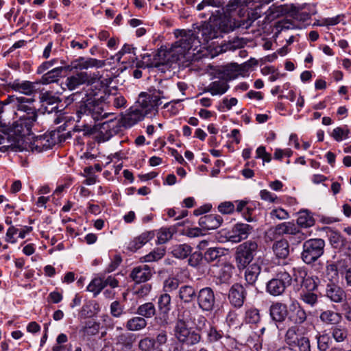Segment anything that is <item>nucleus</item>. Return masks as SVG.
Here are the masks:
<instances>
[{"mask_svg": "<svg viewBox=\"0 0 351 351\" xmlns=\"http://www.w3.org/2000/svg\"><path fill=\"white\" fill-rule=\"evenodd\" d=\"M303 327L298 325L289 326L285 334V341L289 346H294L297 343L302 340L305 335L302 332Z\"/></svg>", "mask_w": 351, "mask_h": 351, "instance_id": "20", "label": "nucleus"}, {"mask_svg": "<svg viewBox=\"0 0 351 351\" xmlns=\"http://www.w3.org/2000/svg\"><path fill=\"white\" fill-rule=\"evenodd\" d=\"M275 227L279 236L281 237L284 234L290 235L291 233L295 232L297 225L292 221H287L278 223Z\"/></svg>", "mask_w": 351, "mask_h": 351, "instance_id": "51", "label": "nucleus"}, {"mask_svg": "<svg viewBox=\"0 0 351 351\" xmlns=\"http://www.w3.org/2000/svg\"><path fill=\"white\" fill-rule=\"evenodd\" d=\"M326 296L332 302L340 303L346 298L344 290L335 283H328L326 287Z\"/></svg>", "mask_w": 351, "mask_h": 351, "instance_id": "24", "label": "nucleus"}, {"mask_svg": "<svg viewBox=\"0 0 351 351\" xmlns=\"http://www.w3.org/2000/svg\"><path fill=\"white\" fill-rule=\"evenodd\" d=\"M331 335L337 342H342L348 337V330L345 326L337 324L331 328Z\"/></svg>", "mask_w": 351, "mask_h": 351, "instance_id": "48", "label": "nucleus"}, {"mask_svg": "<svg viewBox=\"0 0 351 351\" xmlns=\"http://www.w3.org/2000/svg\"><path fill=\"white\" fill-rule=\"evenodd\" d=\"M261 320L260 311L254 307H247L245 311L243 322L247 324L257 325Z\"/></svg>", "mask_w": 351, "mask_h": 351, "instance_id": "38", "label": "nucleus"}, {"mask_svg": "<svg viewBox=\"0 0 351 351\" xmlns=\"http://www.w3.org/2000/svg\"><path fill=\"white\" fill-rule=\"evenodd\" d=\"M135 339L134 335L128 333H123L116 337V345L124 350H131Z\"/></svg>", "mask_w": 351, "mask_h": 351, "instance_id": "40", "label": "nucleus"}, {"mask_svg": "<svg viewBox=\"0 0 351 351\" xmlns=\"http://www.w3.org/2000/svg\"><path fill=\"white\" fill-rule=\"evenodd\" d=\"M234 270V267L230 263L223 262L219 265H213L211 272L217 280V283L228 284L232 278Z\"/></svg>", "mask_w": 351, "mask_h": 351, "instance_id": "12", "label": "nucleus"}, {"mask_svg": "<svg viewBox=\"0 0 351 351\" xmlns=\"http://www.w3.org/2000/svg\"><path fill=\"white\" fill-rule=\"evenodd\" d=\"M97 304L88 302L84 304L80 312V316L82 318L93 317L95 313Z\"/></svg>", "mask_w": 351, "mask_h": 351, "instance_id": "54", "label": "nucleus"}, {"mask_svg": "<svg viewBox=\"0 0 351 351\" xmlns=\"http://www.w3.org/2000/svg\"><path fill=\"white\" fill-rule=\"evenodd\" d=\"M152 286L149 283H142L140 286L134 288V293L138 298H144L150 293Z\"/></svg>", "mask_w": 351, "mask_h": 351, "instance_id": "59", "label": "nucleus"}, {"mask_svg": "<svg viewBox=\"0 0 351 351\" xmlns=\"http://www.w3.org/2000/svg\"><path fill=\"white\" fill-rule=\"evenodd\" d=\"M162 90H155L153 94L141 93L137 101L136 106L141 111L147 116L149 114H155L158 111V108L162 104L161 99H166Z\"/></svg>", "mask_w": 351, "mask_h": 351, "instance_id": "4", "label": "nucleus"}, {"mask_svg": "<svg viewBox=\"0 0 351 351\" xmlns=\"http://www.w3.org/2000/svg\"><path fill=\"white\" fill-rule=\"evenodd\" d=\"M138 348L141 351H154L156 350V341L154 338L145 337L138 342Z\"/></svg>", "mask_w": 351, "mask_h": 351, "instance_id": "55", "label": "nucleus"}, {"mask_svg": "<svg viewBox=\"0 0 351 351\" xmlns=\"http://www.w3.org/2000/svg\"><path fill=\"white\" fill-rule=\"evenodd\" d=\"M165 256V250L164 249H157L149 254H147L143 257L145 262H152L156 261L161 259Z\"/></svg>", "mask_w": 351, "mask_h": 351, "instance_id": "60", "label": "nucleus"}, {"mask_svg": "<svg viewBox=\"0 0 351 351\" xmlns=\"http://www.w3.org/2000/svg\"><path fill=\"white\" fill-rule=\"evenodd\" d=\"M103 98V102L108 106L114 107L117 109L123 108L126 104L125 98L121 94L105 93Z\"/></svg>", "mask_w": 351, "mask_h": 351, "instance_id": "32", "label": "nucleus"}, {"mask_svg": "<svg viewBox=\"0 0 351 351\" xmlns=\"http://www.w3.org/2000/svg\"><path fill=\"white\" fill-rule=\"evenodd\" d=\"M229 88L228 82L224 78L218 79L211 82L204 88V92L210 93L213 96L221 95Z\"/></svg>", "mask_w": 351, "mask_h": 351, "instance_id": "29", "label": "nucleus"}, {"mask_svg": "<svg viewBox=\"0 0 351 351\" xmlns=\"http://www.w3.org/2000/svg\"><path fill=\"white\" fill-rule=\"evenodd\" d=\"M34 101V99L32 98L17 97L14 108H15L17 111L23 113L21 116H24L26 119L31 118L36 120L38 115L36 109L28 105V104H32Z\"/></svg>", "mask_w": 351, "mask_h": 351, "instance_id": "17", "label": "nucleus"}, {"mask_svg": "<svg viewBox=\"0 0 351 351\" xmlns=\"http://www.w3.org/2000/svg\"><path fill=\"white\" fill-rule=\"evenodd\" d=\"M98 79L99 73H94L93 75H90L86 72H79L68 77L65 82V86L70 90H73L82 84L94 82V80Z\"/></svg>", "mask_w": 351, "mask_h": 351, "instance_id": "13", "label": "nucleus"}, {"mask_svg": "<svg viewBox=\"0 0 351 351\" xmlns=\"http://www.w3.org/2000/svg\"><path fill=\"white\" fill-rule=\"evenodd\" d=\"M192 247L187 244H176L171 248L172 255L180 259H184L191 254Z\"/></svg>", "mask_w": 351, "mask_h": 351, "instance_id": "41", "label": "nucleus"}, {"mask_svg": "<svg viewBox=\"0 0 351 351\" xmlns=\"http://www.w3.org/2000/svg\"><path fill=\"white\" fill-rule=\"evenodd\" d=\"M39 98L45 112L51 114L61 111V110H58V104L62 101V100L58 97L53 94V93L50 91L41 93Z\"/></svg>", "mask_w": 351, "mask_h": 351, "instance_id": "16", "label": "nucleus"}, {"mask_svg": "<svg viewBox=\"0 0 351 351\" xmlns=\"http://www.w3.org/2000/svg\"><path fill=\"white\" fill-rule=\"evenodd\" d=\"M301 287L302 290H310V291H313L317 288V285L316 284L315 280L312 277L308 276V275L302 280L301 283Z\"/></svg>", "mask_w": 351, "mask_h": 351, "instance_id": "63", "label": "nucleus"}, {"mask_svg": "<svg viewBox=\"0 0 351 351\" xmlns=\"http://www.w3.org/2000/svg\"><path fill=\"white\" fill-rule=\"evenodd\" d=\"M154 237V233L152 231L143 232L128 243V249L130 252H135Z\"/></svg>", "mask_w": 351, "mask_h": 351, "instance_id": "28", "label": "nucleus"}, {"mask_svg": "<svg viewBox=\"0 0 351 351\" xmlns=\"http://www.w3.org/2000/svg\"><path fill=\"white\" fill-rule=\"evenodd\" d=\"M223 222V218L217 214H210L202 216L199 219V225L204 230L218 228Z\"/></svg>", "mask_w": 351, "mask_h": 351, "instance_id": "23", "label": "nucleus"}, {"mask_svg": "<svg viewBox=\"0 0 351 351\" xmlns=\"http://www.w3.org/2000/svg\"><path fill=\"white\" fill-rule=\"evenodd\" d=\"M329 239L330 243L335 248L341 247L343 245V237L337 232H332Z\"/></svg>", "mask_w": 351, "mask_h": 351, "instance_id": "64", "label": "nucleus"}, {"mask_svg": "<svg viewBox=\"0 0 351 351\" xmlns=\"http://www.w3.org/2000/svg\"><path fill=\"white\" fill-rule=\"evenodd\" d=\"M171 298L169 293H163L158 300V307L162 316H168L171 310Z\"/></svg>", "mask_w": 351, "mask_h": 351, "instance_id": "42", "label": "nucleus"}, {"mask_svg": "<svg viewBox=\"0 0 351 351\" xmlns=\"http://www.w3.org/2000/svg\"><path fill=\"white\" fill-rule=\"evenodd\" d=\"M193 27L200 41V46L206 45L210 40L221 36V33H228L234 29L232 25L225 24L223 21L219 23L218 28L206 22L199 25H193Z\"/></svg>", "mask_w": 351, "mask_h": 351, "instance_id": "3", "label": "nucleus"}, {"mask_svg": "<svg viewBox=\"0 0 351 351\" xmlns=\"http://www.w3.org/2000/svg\"><path fill=\"white\" fill-rule=\"evenodd\" d=\"M261 268L258 264L250 265L245 273V278L249 285H253L261 274Z\"/></svg>", "mask_w": 351, "mask_h": 351, "instance_id": "43", "label": "nucleus"}, {"mask_svg": "<svg viewBox=\"0 0 351 351\" xmlns=\"http://www.w3.org/2000/svg\"><path fill=\"white\" fill-rule=\"evenodd\" d=\"M319 317L320 321L326 325H337L342 319V316L340 313L331 310L322 311Z\"/></svg>", "mask_w": 351, "mask_h": 351, "instance_id": "35", "label": "nucleus"}, {"mask_svg": "<svg viewBox=\"0 0 351 351\" xmlns=\"http://www.w3.org/2000/svg\"><path fill=\"white\" fill-rule=\"evenodd\" d=\"M307 313L305 309L298 304L291 311L289 316V320L292 322L294 325L301 326L307 320Z\"/></svg>", "mask_w": 351, "mask_h": 351, "instance_id": "36", "label": "nucleus"}, {"mask_svg": "<svg viewBox=\"0 0 351 351\" xmlns=\"http://www.w3.org/2000/svg\"><path fill=\"white\" fill-rule=\"evenodd\" d=\"M287 308L286 304L276 302L269 307V315L275 322H283L287 316Z\"/></svg>", "mask_w": 351, "mask_h": 351, "instance_id": "25", "label": "nucleus"}, {"mask_svg": "<svg viewBox=\"0 0 351 351\" xmlns=\"http://www.w3.org/2000/svg\"><path fill=\"white\" fill-rule=\"evenodd\" d=\"M299 300L306 306L313 308L318 303V295L310 290H301L299 293Z\"/></svg>", "mask_w": 351, "mask_h": 351, "instance_id": "39", "label": "nucleus"}, {"mask_svg": "<svg viewBox=\"0 0 351 351\" xmlns=\"http://www.w3.org/2000/svg\"><path fill=\"white\" fill-rule=\"evenodd\" d=\"M197 293L194 287L184 285L179 288L177 296L182 302L189 304L196 299Z\"/></svg>", "mask_w": 351, "mask_h": 351, "instance_id": "31", "label": "nucleus"}, {"mask_svg": "<svg viewBox=\"0 0 351 351\" xmlns=\"http://www.w3.org/2000/svg\"><path fill=\"white\" fill-rule=\"evenodd\" d=\"M297 223L301 227H311L315 223L313 217L306 210L300 211L297 219Z\"/></svg>", "mask_w": 351, "mask_h": 351, "instance_id": "49", "label": "nucleus"}, {"mask_svg": "<svg viewBox=\"0 0 351 351\" xmlns=\"http://www.w3.org/2000/svg\"><path fill=\"white\" fill-rule=\"evenodd\" d=\"M8 86L13 90L21 94L32 96L36 94L38 90L39 82L37 81L30 82L28 80H21L16 79L12 82L8 83Z\"/></svg>", "mask_w": 351, "mask_h": 351, "instance_id": "11", "label": "nucleus"}, {"mask_svg": "<svg viewBox=\"0 0 351 351\" xmlns=\"http://www.w3.org/2000/svg\"><path fill=\"white\" fill-rule=\"evenodd\" d=\"M155 274L154 268L147 265H141L134 267L130 274V278L136 284H142L149 281Z\"/></svg>", "mask_w": 351, "mask_h": 351, "instance_id": "14", "label": "nucleus"}, {"mask_svg": "<svg viewBox=\"0 0 351 351\" xmlns=\"http://www.w3.org/2000/svg\"><path fill=\"white\" fill-rule=\"evenodd\" d=\"M104 285L102 277L95 278L90 281L86 290L92 292L94 297H96L104 289Z\"/></svg>", "mask_w": 351, "mask_h": 351, "instance_id": "50", "label": "nucleus"}, {"mask_svg": "<svg viewBox=\"0 0 351 351\" xmlns=\"http://www.w3.org/2000/svg\"><path fill=\"white\" fill-rule=\"evenodd\" d=\"M64 69L63 66H58L45 73L41 78L38 80L40 84H49L58 81L62 76V71Z\"/></svg>", "mask_w": 351, "mask_h": 351, "instance_id": "34", "label": "nucleus"}, {"mask_svg": "<svg viewBox=\"0 0 351 351\" xmlns=\"http://www.w3.org/2000/svg\"><path fill=\"white\" fill-rule=\"evenodd\" d=\"M178 31L180 38L175 42L168 51L162 49L158 50L154 56V62L150 64L156 67L167 64L170 56L175 60H179L184 57L191 49L195 51L200 47V41L193 28Z\"/></svg>", "mask_w": 351, "mask_h": 351, "instance_id": "1", "label": "nucleus"}, {"mask_svg": "<svg viewBox=\"0 0 351 351\" xmlns=\"http://www.w3.org/2000/svg\"><path fill=\"white\" fill-rule=\"evenodd\" d=\"M224 339L235 341L228 333H224L223 330L218 329L215 326L210 325L206 330V340L208 344L215 345L217 343H220L223 347L224 345L223 339Z\"/></svg>", "mask_w": 351, "mask_h": 351, "instance_id": "19", "label": "nucleus"}, {"mask_svg": "<svg viewBox=\"0 0 351 351\" xmlns=\"http://www.w3.org/2000/svg\"><path fill=\"white\" fill-rule=\"evenodd\" d=\"M223 256V251L220 247H210L204 254V260L207 263H213L214 261H219V258Z\"/></svg>", "mask_w": 351, "mask_h": 351, "instance_id": "46", "label": "nucleus"}, {"mask_svg": "<svg viewBox=\"0 0 351 351\" xmlns=\"http://www.w3.org/2000/svg\"><path fill=\"white\" fill-rule=\"evenodd\" d=\"M99 78H100L99 75ZM99 79L94 80V82L86 83L88 88L86 90V95L83 99H95L103 101V96L97 97L102 88L101 83L99 82Z\"/></svg>", "mask_w": 351, "mask_h": 351, "instance_id": "37", "label": "nucleus"}, {"mask_svg": "<svg viewBox=\"0 0 351 351\" xmlns=\"http://www.w3.org/2000/svg\"><path fill=\"white\" fill-rule=\"evenodd\" d=\"M272 250L278 258L285 259L289 255V244L287 239H281L276 241L272 246Z\"/></svg>", "mask_w": 351, "mask_h": 351, "instance_id": "33", "label": "nucleus"}, {"mask_svg": "<svg viewBox=\"0 0 351 351\" xmlns=\"http://www.w3.org/2000/svg\"><path fill=\"white\" fill-rule=\"evenodd\" d=\"M280 237L275 226L267 229L264 233V241L266 243H271Z\"/></svg>", "mask_w": 351, "mask_h": 351, "instance_id": "61", "label": "nucleus"}, {"mask_svg": "<svg viewBox=\"0 0 351 351\" xmlns=\"http://www.w3.org/2000/svg\"><path fill=\"white\" fill-rule=\"evenodd\" d=\"M188 321V318H178L174 327V335L180 343L187 346H194L201 341L202 336L188 327L186 324Z\"/></svg>", "mask_w": 351, "mask_h": 351, "instance_id": "6", "label": "nucleus"}, {"mask_svg": "<svg viewBox=\"0 0 351 351\" xmlns=\"http://www.w3.org/2000/svg\"><path fill=\"white\" fill-rule=\"evenodd\" d=\"M180 280L176 277H169L163 282L162 290L164 293H169L180 288Z\"/></svg>", "mask_w": 351, "mask_h": 351, "instance_id": "53", "label": "nucleus"}, {"mask_svg": "<svg viewBox=\"0 0 351 351\" xmlns=\"http://www.w3.org/2000/svg\"><path fill=\"white\" fill-rule=\"evenodd\" d=\"M145 114L135 105L130 107L122 117V123L125 128H130L143 119Z\"/></svg>", "mask_w": 351, "mask_h": 351, "instance_id": "21", "label": "nucleus"}, {"mask_svg": "<svg viewBox=\"0 0 351 351\" xmlns=\"http://www.w3.org/2000/svg\"><path fill=\"white\" fill-rule=\"evenodd\" d=\"M325 241L322 239H311L303 243L301 258L306 264L316 261L323 254Z\"/></svg>", "mask_w": 351, "mask_h": 351, "instance_id": "8", "label": "nucleus"}, {"mask_svg": "<svg viewBox=\"0 0 351 351\" xmlns=\"http://www.w3.org/2000/svg\"><path fill=\"white\" fill-rule=\"evenodd\" d=\"M100 324L99 322L89 320L85 322V325L82 329L84 335L93 336L97 334L99 331Z\"/></svg>", "mask_w": 351, "mask_h": 351, "instance_id": "52", "label": "nucleus"}, {"mask_svg": "<svg viewBox=\"0 0 351 351\" xmlns=\"http://www.w3.org/2000/svg\"><path fill=\"white\" fill-rule=\"evenodd\" d=\"M247 295L245 287L239 284H234L229 290L228 299L230 304L235 308H241L245 300Z\"/></svg>", "mask_w": 351, "mask_h": 351, "instance_id": "15", "label": "nucleus"}, {"mask_svg": "<svg viewBox=\"0 0 351 351\" xmlns=\"http://www.w3.org/2000/svg\"><path fill=\"white\" fill-rule=\"evenodd\" d=\"M306 236L303 233L297 226L295 232L291 233L289 237V243L292 245H298L303 241L305 240Z\"/></svg>", "mask_w": 351, "mask_h": 351, "instance_id": "56", "label": "nucleus"}, {"mask_svg": "<svg viewBox=\"0 0 351 351\" xmlns=\"http://www.w3.org/2000/svg\"><path fill=\"white\" fill-rule=\"evenodd\" d=\"M293 277L286 271H278L275 278L267 283V291L271 295H281L291 285Z\"/></svg>", "mask_w": 351, "mask_h": 351, "instance_id": "9", "label": "nucleus"}, {"mask_svg": "<svg viewBox=\"0 0 351 351\" xmlns=\"http://www.w3.org/2000/svg\"><path fill=\"white\" fill-rule=\"evenodd\" d=\"M136 313L143 318H151L156 314V308L152 302H146L137 308Z\"/></svg>", "mask_w": 351, "mask_h": 351, "instance_id": "47", "label": "nucleus"}, {"mask_svg": "<svg viewBox=\"0 0 351 351\" xmlns=\"http://www.w3.org/2000/svg\"><path fill=\"white\" fill-rule=\"evenodd\" d=\"M173 232L171 228H162L158 232L157 239L159 244H163L167 243L171 239Z\"/></svg>", "mask_w": 351, "mask_h": 351, "instance_id": "58", "label": "nucleus"}, {"mask_svg": "<svg viewBox=\"0 0 351 351\" xmlns=\"http://www.w3.org/2000/svg\"><path fill=\"white\" fill-rule=\"evenodd\" d=\"M147 325L145 318L142 317H134L128 320L125 327L130 331H138L144 329Z\"/></svg>", "mask_w": 351, "mask_h": 351, "instance_id": "45", "label": "nucleus"}, {"mask_svg": "<svg viewBox=\"0 0 351 351\" xmlns=\"http://www.w3.org/2000/svg\"><path fill=\"white\" fill-rule=\"evenodd\" d=\"M253 230L252 226L246 223H238L232 230V234L230 237L233 242L238 243L247 239Z\"/></svg>", "mask_w": 351, "mask_h": 351, "instance_id": "22", "label": "nucleus"}, {"mask_svg": "<svg viewBox=\"0 0 351 351\" xmlns=\"http://www.w3.org/2000/svg\"><path fill=\"white\" fill-rule=\"evenodd\" d=\"M270 217L272 219H277L278 220H285L289 218V213L282 208H276L270 212Z\"/></svg>", "mask_w": 351, "mask_h": 351, "instance_id": "62", "label": "nucleus"}, {"mask_svg": "<svg viewBox=\"0 0 351 351\" xmlns=\"http://www.w3.org/2000/svg\"><path fill=\"white\" fill-rule=\"evenodd\" d=\"M55 144V141L51 139L49 135H40L36 136L31 143V149L32 151L42 152L43 151L51 149Z\"/></svg>", "mask_w": 351, "mask_h": 351, "instance_id": "26", "label": "nucleus"}, {"mask_svg": "<svg viewBox=\"0 0 351 351\" xmlns=\"http://www.w3.org/2000/svg\"><path fill=\"white\" fill-rule=\"evenodd\" d=\"M36 120L26 119L20 116L19 119L12 125L0 123V132L7 136L6 140L9 144L0 147V150L5 152L8 149L14 150L21 149L23 146L25 138L32 134V128Z\"/></svg>", "mask_w": 351, "mask_h": 351, "instance_id": "2", "label": "nucleus"}, {"mask_svg": "<svg viewBox=\"0 0 351 351\" xmlns=\"http://www.w3.org/2000/svg\"><path fill=\"white\" fill-rule=\"evenodd\" d=\"M317 340V348L319 351H326L329 348L330 337L327 334L320 335L318 333L315 336Z\"/></svg>", "mask_w": 351, "mask_h": 351, "instance_id": "57", "label": "nucleus"}, {"mask_svg": "<svg viewBox=\"0 0 351 351\" xmlns=\"http://www.w3.org/2000/svg\"><path fill=\"white\" fill-rule=\"evenodd\" d=\"M102 102L95 99H82L77 108L78 118L83 115L90 116L95 121L106 118L109 113L104 112Z\"/></svg>", "mask_w": 351, "mask_h": 351, "instance_id": "5", "label": "nucleus"}, {"mask_svg": "<svg viewBox=\"0 0 351 351\" xmlns=\"http://www.w3.org/2000/svg\"><path fill=\"white\" fill-rule=\"evenodd\" d=\"M298 12V8L294 5H276L273 4L270 6L267 10L268 16L272 19L278 18L282 16L289 12Z\"/></svg>", "mask_w": 351, "mask_h": 351, "instance_id": "27", "label": "nucleus"}, {"mask_svg": "<svg viewBox=\"0 0 351 351\" xmlns=\"http://www.w3.org/2000/svg\"><path fill=\"white\" fill-rule=\"evenodd\" d=\"M198 306L204 312H211L215 305V295L210 287H204L197 293Z\"/></svg>", "mask_w": 351, "mask_h": 351, "instance_id": "10", "label": "nucleus"}, {"mask_svg": "<svg viewBox=\"0 0 351 351\" xmlns=\"http://www.w3.org/2000/svg\"><path fill=\"white\" fill-rule=\"evenodd\" d=\"M135 49L136 48L133 47L132 45L125 44L120 51H119L114 56L111 57V60H116V61L118 62L124 63L125 61H121L123 56L126 54H132V56H130V58H131L132 60V62H134V60L137 59L135 53Z\"/></svg>", "mask_w": 351, "mask_h": 351, "instance_id": "44", "label": "nucleus"}, {"mask_svg": "<svg viewBox=\"0 0 351 351\" xmlns=\"http://www.w3.org/2000/svg\"><path fill=\"white\" fill-rule=\"evenodd\" d=\"M258 250V243L252 240L240 244L236 249L235 261L239 270L244 269L252 261Z\"/></svg>", "mask_w": 351, "mask_h": 351, "instance_id": "7", "label": "nucleus"}, {"mask_svg": "<svg viewBox=\"0 0 351 351\" xmlns=\"http://www.w3.org/2000/svg\"><path fill=\"white\" fill-rule=\"evenodd\" d=\"M106 65L105 60H97L95 58H88L84 60L80 58L73 63V67L80 69H87L88 68H102Z\"/></svg>", "mask_w": 351, "mask_h": 351, "instance_id": "30", "label": "nucleus"}, {"mask_svg": "<svg viewBox=\"0 0 351 351\" xmlns=\"http://www.w3.org/2000/svg\"><path fill=\"white\" fill-rule=\"evenodd\" d=\"M119 130V121L117 119H111L101 123L99 136V141L105 142L108 141Z\"/></svg>", "mask_w": 351, "mask_h": 351, "instance_id": "18", "label": "nucleus"}]
</instances>
